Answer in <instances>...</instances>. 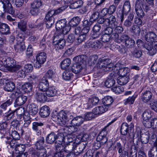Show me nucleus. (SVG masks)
I'll return each instance as SVG.
<instances>
[{"label":"nucleus","mask_w":157,"mask_h":157,"mask_svg":"<svg viewBox=\"0 0 157 157\" xmlns=\"http://www.w3.org/2000/svg\"><path fill=\"white\" fill-rule=\"evenodd\" d=\"M84 119L81 116L74 117L71 121V123L72 125L78 127L83 123Z\"/></svg>","instance_id":"obj_18"},{"label":"nucleus","mask_w":157,"mask_h":157,"mask_svg":"<svg viewBox=\"0 0 157 157\" xmlns=\"http://www.w3.org/2000/svg\"><path fill=\"white\" fill-rule=\"evenodd\" d=\"M57 122L61 125H65L68 121L67 114L64 112H60L55 117Z\"/></svg>","instance_id":"obj_10"},{"label":"nucleus","mask_w":157,"mask_h":157,"mask_svg":"<svg viewBox=\"0 0 157 157\" xmlns=\"http://www.w3.org/2000/svg\"><path fill=\"white\" fill-rule=\"evenodd\" d=\"M56 28L59 34H63L64 35L67 34L71 29L70 26L67 24V21L65 19H62L58 21L56 23Z\"/></svg>","instance_id":"obj_7"},{"label":"nucleus","mask_w":157,"mask_h":157,"mask_svg":"<svg viewBox=\"0 0 157 157\" xmlns=\"http://www.w3.org/2000/svg\"><path fill=\"white\" fill-rule=\"evenodd\" d=\"M23 119L24 122L23 125V127L27 128L30 124L32 118L29 116L25 115L23 116Z\"/></svg>","instance_id":"obj_52"},{"label":"nucleus","mask_w":157,"mask_h":157,"mask_svg":"<svg viewBox=\"0 0 157 157\" xmlns=\"http://www.w3.org/2000/svg\"><path fill=\"white\" fill-rule=\"evenodd\" d=\"M151 112L149 110H145L143 114V117L144 121L149 120L151 117Z\"/></svg>","instance_id":"obj_58"},{"label":"nucleus","mask_w":157,"mask_h":157,"mask_svg":"<svg viewBox=\"0 0 157 157\" xmlns=\"http://www.w3.org/2000/svg\"><path fill=\"white\" fill-rule=\"evenodd\" d=\"M47 56L44 52H41L38 54L36 57L37 61L40 64H43L45 61Z\"/></svg>","instance_id":"obj_30"},{"label":"nucleus","mask_w":157,"mask_h":157,"mask_svg":"<svg viewBox=\"0 0 157 157\" xmlns=\"http://www.w3.org/2000/svg\"><path fill=\"white\" fill-rule=\"evenodd\" d=\"M45 92L46 95L50 97L55 96L57 93V90L52 86L49 87Z\"/></svg>","instance_id":"obj_35"},{"label":"nucleus","mask_w":157,"mask_h":157,"mask_svg":"<svg viewBox=\"0 0 157 157\" xmlns=\"http://www.w3.org/2000/svg\"><path fill=\"white\" fill-rule=\"evenodd\" d=\"M112 90L115 93L119 94L122 93L124 91V88L121 86H114L112 88Z\"/></svg>","instance_id":"obj_59"},{"label":"nucleus","mask_w":157,"mask_h":157,"mask_svg":"<svg viewBox=\"0 0 157 157\" xmlns=\"http://www.w3.org/2000/svg\"><path fill=\"white\" fill-rule=\"evenodd\" d=\"M81 21L80 18L78 17H73L71 20L69 22V26H75L77 25Z\"/></svg>","instance_id":"obj_47"},{"label":"nucleus","mask_w":157,"mask_h":157,"mask_svg":"<svg viewBox=\"0 0 157 157\" xmlns=\"http://www.w3.org/2000/svg\"><path fill=\"white\" fill-rule=\"evenodd\" d=\"M12 103V100L11 99H9L6 101L1 105L0 107L3 109L6 110L7 107L10 105Z\"/></svg>","instance_id":"obj_64"},{"label":"nucleus","mask_w":157,"mask_h":157,"mask_svg":"<svg viewBox=\"0 0 157 157\" xmlns=\"http://www.w3.org/2000/svg\"><path fill=\"white\" fill-rule=\"evenodd\" d=\"M64 35L63 34H59L56 35L54 39H59L57 43V48L59 49H62L65 45V41L64 39Z\"/></svg>","instance_id":"obj_13"},{"label":"nucleus","mask_w":157,"mask_h":157,"mask_svg":"<svg viewBox=\"0 0 157 157\" xmlns=\"http://www.w3.org/2000/svg\"><path fill=\"white\" fill-rule=\"evenodd\" d=\"M127 13H124L123 11L119 10L117 12V18L120 20L121 23H122L124 18V16H126Z\"/></svg>","instance_id":"obj_55"},{"label":"nucleus","mask_w":157,"mask_h":157,"mask_svg":"<svg viewBox=\"0 0 157 157\" xmlns=\"http://www.w3.org/2000/svg\"><path fill=\"white\" fill-rule=\"evenodd\" d=\"M1 2L5 12L11 14H13L14 13V10L9 0H3L1 1Z\"/></svg>","instance_id":"obj_11"},{"label":"nucleus","mask_w":157,"mask_h":157,"mask_svg":"<svg viewBox=\"0 0 157 157\" xmlns=\"http://www.w3.org/2000/svg\"><path fill=\"white\" fill-rule=\"evenodd\" d=\"M86 46L88 48H91L97 49L101 48V44L100 41L98 40H90L87 43Z\"/></svg>","instance_id":"obj_20"},{"label":"nucleus","mask_w":157,"mask_h":157,"mask_svg":"<svg viewBox=\"0 0 157 157\" xmlns=\"http://www.w3.org/2000/svg\"><path fill=\"white\" fill-rule=\"evenodd\" d=\"M149 133L141 134L140 135V140L143 144H146L148 142L149 140Z\"/></svg>","instance_id":"obj_46"},{"label":"nucleus","mask_w":157,"mask_h":157,"mask_svg":"<svg viewBox=\"0 0 157 157\" xmlns=\"http://www.w3.org/2000/svg\"><path fill=\"white\" fill-rule=\"evenodd\" d=\"M94 115L92 112H87L84 114V118L86 120H90L95 117Z\"/></svg>","instance_id":"obj_62"},{"label":"nucleus","mask_w":157,"mask_h":157,"mask_svg":"<svg viewBox=\"0 0 157 157\" xmlns=\"http://www.w3.org/2000/svg\"><path fill=\"white\" fill-rule=\"evenodd\" d=\"M100 8L98 6H96L94 9V12L90 18V21H95L99 17L100 13L98 11Z\"/></svg>","instance_id":"obj_23"},{"label":"nucleus","mask_w":157,"mask_h":157,"mask_svg":"<svg viewBox=\"0 0 157 157\" xmlns=\"http://www.w3.org/2000/svg\"><path fill=\"white\" fill-rule=\"evenodd\" d=\"M86 56L81 55L77 56L74 58L76 62L71 67L72 72L75 74L80 72L83 68L84 63L86 62Z\"/></svg>","instance_id":"obj_5"},{"label":"nucleus","mask_w":157,"mask_h":157,"mask_svg":"<svg viewBox=\"0 0 157 157\" xmlns=\"http://www.w3.org/2000/svg\"><path fill=\"white\" fill-rule=\"evenodd\" d=\"M145 48L148 51V52L150 56L154 55L156 52V49L155 47L152 44L145 45Z\"/></svg>","instance_id":"obj_45"},{"label":"nucleus","mask_w":157,"mask_h":157,"mask_svg":"<svg viewBox=\"0 0 157 157\" xmlns=\"http://www.w3.org/2000/svg\"><path fill=\"white\" fill-rule=\"evenodd\" d=\"M148 155L149 157H157V148H155L154 146L149 152Z\"/></svg>","instance_id":"obj_63"},{"label":"nucleus","mask_w":157,"mask_h":157,"mask_svg":"<svg viewBox=\"0 0 157 157\" xmlns=\"http://www.w3.org/2000/svg\"><path fill=\"white\" fill-rule=\"evenodd\" d=\"M0 61L4 65H0V70L4 72H15L21 69V66L16 63L13 58L8 56L4 51L0 50Z\"/></svg>","instance_id":"obj_1"},{"label":"nucleus","mask_w":157,"mask_h":157,"mask_svg":"<svg viewBox=\"0 0 157 157\" xmlns=\"http://www.w3.org/2000/svg\"><path fill=\"white\" fill-rule=\"evenodd\" d=\"M86 146V144L83 143H81L78 145L76 143V147L74 149L73 152L75 153L76 155H78L82 152Z\"/></svg>","instance_id":"obj_24"},{"label":"nucleus","mask_w":157,"mask_h":157,"mask_svg":"<svg viewBox=\"0 0 157 157\" xmlns=\"http://www.w3.org/2000/svg\"><path fill=\"white\" fill-rule=\"evenodd\" d=\"M56 138L57 135L53 132H51L48 134L46 137V142L47 143L50 144L55 143Z\"/></svg>","instance_id":"obj_22"},{"label":"nucleus","mask_w":157,"mask_h":157,"mask_svg":"<svg viewBox=\"0 0 157 157\" xmlns=\"http://www.w3.org/2000/svg\"><path fill=\"white\" fill-rule=\"evenodd\" d=\"M114 28V32L112 35V37L115 40H116L119 37L118 34L121 33L123 32L124 29L122 26H117V25Z\"/></svg>","instance_id":"obj_21"},{"label":"nucleus","mask_w":157,"mask_h":157,"mask_svg":"<svg viewBox=\"0 0 157 157\" xmlns=\"http://www.w3.org/2000/svg\"><path fill=\"white\" fill-rule=\"evenodd\" d=\"M129 72V69L126 67L121 68L118 71L119 73L121 75V76H126V75Z\"/></svg>","instance_id":"obj_57"},{"label":"nucleus","mask_w":157,"mask_h":157,"mask_svg":"<svg viewBox=\"0 0 157 157\" xmlns=\"http://www.w3.org/2000/svg\"><path fill=\"white\" fill-rule=\"evenodd\" d=\"M66 129L68 132V134H71L73 133L78 132L79 130L76 126L72 125L67 127Z\"/></svg>","instance_id":"obj_49"},{"label":"nucleus","mask_w":157,"mask_h":157,"mask_svg":"<svg viewBox=\"0 0 157 157\" xmlns=\"http://www.w3.org/2000/svg\"><path fill=\"white\" fill-rule=\"evenodd\" d=\"M25 147L23 144L18 145L15 147V152L16 154H23V152L25 151Z\"/></svg>","instance_id":"obj_50"},{"label":"nucleus","mask_w":157,"mask_h":157,"mask_svg":"<svg viewBox=\"0 0 157 157\" xmlns=\"http://www.w3.org/2000/svg\"><path fill=\"white\" fill-rule=\"evenodd\" d=\"M83 4V2L82 0H78L71 3L70 8L72 9H75L81 7Z\"/></svg>","instance_id":"obj_40"},{"label":"nucleus","mask_w":157,"mask_h":157,"mask_svg":"<svg viewBox=\"0 0 157 157\" xmlns=\"http://www.w3.org/2000/svg\"><path fill=\"white\" fill-rule=\"evenodd\" d=\"M50 112L49 108L46 105H45L40 109V114L41 117H45L49 116Z\"/></svg>","instance_id":"obj_26"},{"label":"nucleus","mask_w":157,"mask_h":157,"mask_svg":"<svg viewBox=\"0 0 157 157\" xmlns=\"http://www.w3.org/2000/svg\"><path fill=\"white\" fill-rule=\"evenodd\" d=\"M142 8L146 12L149 10V6L144 2V0H137L135 10L136 15L139 17H143L144 15Z\"/></svg>","instance_id":"obj_6"},{"label":"nucleus","mask_w":157,"mask_h":157,"mask_svg":"<svg viewBox=\"0 0 157 157\" xmlns=\"http://www.w3.org/2000/svg\"><path fill=\"white\" fill-rule=\"evenodd\" d=\"M120 40L121 42H124L125 46L128 48H132L135 44V41L126 34H123L121 36Z\"/></svg>","instance_id":"obj_9"},{"label":"nucleus","mask_w":157,"mask_h":157,"mask_svg":"<svg viewBox=\"0 0 157 157\" xmlns=\"http://www.w3.org/2000/svg\"><path fill=\"white\" fill-rule=\"evenodd\" d=\"M115 83V81L113 78H108L105 82V85L107 88L113 86Z\"/></svg>","instance_id":"obj_48"},{"label":"nucleus","mask_w":157,"mask_h":157,"mask_svg":"<svg viewBox=\"0 0 157 157\" xmlns=\"http://www.w3.org/2000/svg\"><path fill=\"white\" fill-rule=\"evenodd\" d=\"M44 125L43 123L40 122H34L32 124V128L39 135L41 133L42 127Z\"/></svg>","instance_id":"obj_17"},{"label":"nucleus","mask_w":157,"mask_h":157,"mask_svg":"<svg viewBox=\"0 0 157 157\" xmlns=\"http://www.w3.org/2000/svg\"><path fill=\"white\" fill-rule=\"evenodd\" d=\"M56 76V73L55 71L52 69H49L45 73L43 77L45 78L52 79L54 78Z\"/></svg>","instance_id":"obj_39"},{"label":"nucleus","mask_w":157,"mask_h":157,"mask_svg":"<svg viewBox=\"0 0 157 157\" xmlns=\"http://www.w3.org/2000/svg\"><path fill=\"white\" fill-rule=\"evenodd\" d=\"M145 39L148 42H152L157 39V36L153 32H149L145 35Z\"/></svg>","instance_id":"obj_32"},{"label":"nucleus","mask_w":157,"mask_h":157,"mask_svg":"<svg viewBox=\"0 0 157 157\" xmlns=\"http://www.w3.org/2000/svg\"><path fill=\"white\" fill-rule=\"evenodd\" d=\"M86 38V35L85 34H82L79 35L76 40V44H79L82 42L85 41Z\"/></svg>","instance_id":"obj_54"},{"label":"nucleus","mask_w":157,"mask_h":157,"mask_svg":"<svg viewBox=\"0 0 157 157\" xmlns=\"http://www.w3.org/2000/svg\"><path fill=\"white\" fill-rule=\"evenodd\" d=\"M71 60L69 58H67L64 59L60 63L62 69H65L68 67L70 65Z\"/></svg>","instance_id":"obj_44"},{"label":"nucleus","mask_w":157,"mask_h":157,"mask_svg":"<svg viewBox=\"0 0 157 157\" xmlns=\"http://www.w3.org/2000/svg\"><path fill=\"white\" fill-rule=\"evenodd\" d=\"M14 46L15 51L17 52H22L25 49V42H17Z\"/></svg>","instance_id":"obj_33"},{"label":"nucleus","mask_w":157,"mask_h":157,"mask_svg":"<svg viewBox=\"0 0 157 157\" xmlns=\"http://www.w3.org/2000/svg\"><path fill=\"white\" fill-rule=\"evenodd\" d=\"M131 31L132 33L139 35L140 32V29L139 26L135 25L132 26Z\"/></svg>","instance_id":"obj_56"},{"label":"nucleus","mask_w":157,"mask_h":157,"mask_svg":"<svg viewBox=\"0 0 157 157\" xmlns=\"http://www.w3.org/2000/svg\"><path fill=\"white\" fill-rule=\"evenodd\" d=\"M27 109L29 114L33 115L36 114L38 110V107L34 103L29 105L27 107Z\"/></svg>","instance_id":"obj_25"},{"label":"nucleus","mask_w":157,"mask_h":157,"mask_svg":"<svg viewBox=\"0 0 157 157\" xmlns=\"http://www.w3.org/2000/svg\"><path fill=\"white\" fill-rule=\"evenodd\" d=\"M136 96L133 95L132 97H129L128 98L125 100L124 104L125 105L127 104H133Z\"/></svg>","instance_id":"obj_61"},{"label":"nucleus","mask_w":157,"mask_h":157,"mask_svg":"<svg viewBox=\"0 0 157 157\" xmlns=\"http://www.w3.org/2000/svg\"><path fill=\"white\" fill-rule=\"evenodd\" d=\"M15 88L14 83L12 82H10L6 83L5 86L4 90L7 91L11 92Z\"/></svg>","instance_id":"obj_41"},{"label":"nucleus","mask_w":157,"mask_h":157,"mask_svg":"<svg viewBox=\"0 0 157 157\" xmlns=\"http://www.w3.org/2000/svg\"><path fill=\"white\" fill-rule=\"evenodd\" d=\"M63 149V151L66 152L68 153L73 151L74 152V149L76 147V143L71 142L69 144L65 145Z\"/></svg>","instance_id":"obj_28"},{"label":"nucleus","mask_w":157,"mask_h":157,"mask_svg":"<svg viewBox=\"0 0 157 157\" xmlns=\"http://www.w3.org/2000/svg\"><path fill=\"white\" fill-rule=\"evenodd\" d=\"M27 99V96L22 95L18 96L16 99L15 102L17 105L21 106L24 104Z\"/></svg>","instance_id":"obj_31"},{"label":"nucleus","mask_w":157,"mask_h":157,"mask_svg":"<svg viewBox=\"0 0 157 157\" xmlns=\"http://www.w3.org/2000/svg\"><path fill=\"white\" fill-rule=\"evenodd\" d=\"M131 8L130 2L128 1H126L124 4L122 10H121L123 11V12L127 13L130 10Z\"/></svg>","instance_id":"obj_53"},{"label":"nucleus","mask_w":157,"mask_h":157,"mask_svg":"<svg viewBox=\"0 0 157 157\" xmlns=\"http://www.w3.org/2000/svg\"><path fill=\"white\" fill-rule=\"evenodd\" d=\"M45 93L40 91L37 92L35 96L37 101L42 103H44L47 100V97Z\"/></svg>","instance_id":"obj_19"},{"label":"nucleus","mask_w":157,"mask_h":157,"mask_svg":"<svg viewBox=\"0 0 157 157\" xmlns=\"http://www.w3.org/2000/svg\"><path fill=\"white\" fill-rule=\"evenodd\" d=\"M155 122L157 123V118H155L151 120L150 121L149 120L144 121L143 123L146 127L150 128L154 125Z\"/></svg>","instance_id":"obj_43"},{"label":"nucleus","mask_w":157,"mask_h":157,"mask_svg":"<svg viewBox=\"0 0 157 157\" xmlns=\"http://www.w3.org/2000/svg\"><path fill=\"white\" fill-rule=\"evenodd\" d=\"M44 139L43 137H39L35 143L36 149H32L30 151L32 157H47V151L43 147Z\"/></svg>","instance_id":"obj_3"},{"label":"nucleus","mask_w":157,"mask_h":157,"mask_svg":"<svg viewBox=\"0 0 157 157\" xmlns=\"http://www.w3.org/2000/svg\"><path fill=\"white\" fill-rule=\"evenodd\" d=\"M14 111L9 112L4 115V119L5 121H9L13 118L14 115Z\"/></svg>","instance_id":"obj_60"},{"label":"nucleus","mask_w":157,"mask_h":157,"mask_svg":"<svg viewBox=\"0 0 157 157\" xmlns=\"http://www.w3.org/2000/svg\"><path fill=\"white\" fill-rule=\"evenodd\" d=\"M98 23L103 24L104 26H108L105 30V33L111 36L113 33V28L117 25L118 23L115 16L111 15L108 18H101L98 21Z\"/></svg>","instance_id":"obj_2"},{"label":"nucleus","mask_w":157,"mask_h":157,"mask_svg":"<svg viewBox=\"0 0 157 157\" xmlns=\"http://www.w3.org/2000/svg\"><path fill=\"white\" fill-rule=\"evenodd\" d=\"M0 32L5 35L9 34L10 33L9 26L6 24L0 23Z\"/></svg>","instance_id":"obj_27"},{"label":"nucleus","mask_w":157,"mask_h":157,"mask_svg":"<svg viewBox=\"0 0 157 157\" xmlns=\"http://www.w3.org/2000/svg\"><path fill=\"white\" fill-rule=\"evenodd\" d=\"M105 133L106 134V132L104 129L99 134L96 139V140L101 142L102 144L104 145L107 141V139Z\"/></svg>","instance_id":"obj_16"},{"label":"nucleus","mask_w":157,"mask_h":157,"mask_svg":"<svg viewBox=\"0 0 157 157\" xmlns=\"http://www.w3.org/2000/svg\"><path fill=\"white\" fill-rule=\"evenodd\" d=\"M129 77L128 76H120L117 79V83L121 85L127 84L129 81Z\"/></svg>","instance_id":"obj_34"},{"label":"nucleus","mask_w":157,"mask_h":157,"mask_svg":"<svg viewBox=\"0 0 157 157\" xmlns=\"http://www.w3.org/2000/svg\"><path fill=\"white\" fill-rule=\"evenodd\" d=\"M67 6H68L66 5H64L56 10H51L48 12L44 19L46 22V27L48 28H50L54 23L55 19L53 16L62 12L65 10Z\"/></svg>","instance_id":"obj_4"},{"label":"nucleus","mask_w":157,"mask_h":157,"mask_svg":"<svg viewBox=\"0 0 157 157\" xmlns=\"http://www.w3.org/2000/svg\"><path fill=\"white\" fill-rule=\"evenodd\" d=\"M33 88L32 84L30 82H26L24 84L21 91L23 92L27 93L31 91Z\"/></svg>","instance_id":"obj_36"},{"label":"nucleus","mask_w":157,"mask_h":157,"mask_svg":"<svg viewBox=\"0 0 157 157\" xmlns=\"http://www.w3.org/2000/svg\"><path fill=\"white\" fill-rule=\"evenodd\" d=\"M98 98L96 97L89 98L88 102L84 104V107L86 109H89L92 107L93 106L96 105L99 101Z\"/></svg>","instance_id":"obj_12"},{"label":"nucleus","mask_w":157,"mask_h":157,"mask_svg":"<svg viewBox=\"0 0 157 157\" xmlns=\"http://www.w3.org/2000/svg\"><path fill=\"white\" fill-rule=\"evenodd\" d=\"M63 141L62 146L64 147L65 145L69 144L71 142H75L73 141V140L75 139L74 136L71 134H68L64 137Z\"/></svg>","instance_id":"obj_29"},{"label":"nucleus","mask_w":157,"mask_h":157,"mask_svg":"<svg viewBox=\"0 0 157 157\" xmlns=\"http://www.w3.org/2000/svg\"><path fill=\"white\" fill-rule=\"evenodd\" d=\"M72 71L68 69L66 70L63 74V79L65 80H70L73 76Z\"/></svg>","instance_id":"obj_38"},{"label":"nucleus","mask_w":157,"mask_h":157,"mask_svg":"<svg viewBox=\"0 0 157 157\" xmlns=\"http://www.w3.org/2000/svg\"><path fill=\"white\" fill-rule=\"evenodd\" d=\"M11 135L13 139L9 137L5 138V141L6 144H8L10 147L14 148L15 147L16 140H18L20 138L19 134L15 130L12 131Z\"/></svg>","instance_id":"obj_8"},{"label":"nucleus","mask_w":157,"mask_h":157,"mask_svg":"<svg viewBox=\"0 0 157 157\" xmlns=\"http://www.w3.org/2000/svg\"><path fill=\"white\" fill-rule=\"evenodd\" d=\"M64 135L63 133H60L57 135V138L56 140L55 143L59 144V146H62L64 138Z\"/></svg>","instance_id":"obj_51"},{"label":"nucleus","mask_w":157,"mask_h":157,"mask_svg":"<svg viewBox=\"0 0 157 157\" xmlns=\"http://www.w3.org/2000/svg\"><path fill=\"white\" fill-rule=\"evenodd\" d=\"M128 131V126L126 123H123L122 124L121 129V133L122 135L125 136L127 134Z\"/></svg>","instance_id":"obj_42"},{"label":"nucleus","mask_w":157,"mask_h":157,"mask_svg":"<svg viewBox=\"0 0 157 157\" xmlns=\"http://www.w3.org/2000/svg\"><path fill=\"white\" fill-rule=\"evenodd\" d=\"M113 102L112 98L109 96H106L102 99V102L104 105L109 108Z\"/></svg>","instance_id":"obj_37"},{"label":"nucleus","mask_w":157,"mask_h":157,"mask_svg":"<svg viewBox=\"0 0 157 157\" xmlns=\"http://www.w3.org/2000/svg\"><path fill=\"white\" fill-rule=\"evenodd\" d=\"M152 95V94L150 91H146L142 93L141 99L144 102L147 103L151 101Z\"/></svg>","instance_id":"obj_15"},{"label":"nucleus","mask_w":157,"mask_h":157,"mask_svg":"<svg viewBox=\"0 0 157 157\" xmlns=\"http://www.w3.org/2000/svg\"><path fill=\"white\" fill-rule=\"evenodd\" d=\"M49 87V83L48 79L45 77H43L39 83V90L45 92Z\"/></svg>","instance_id":"obj_14"}]
</instances>
